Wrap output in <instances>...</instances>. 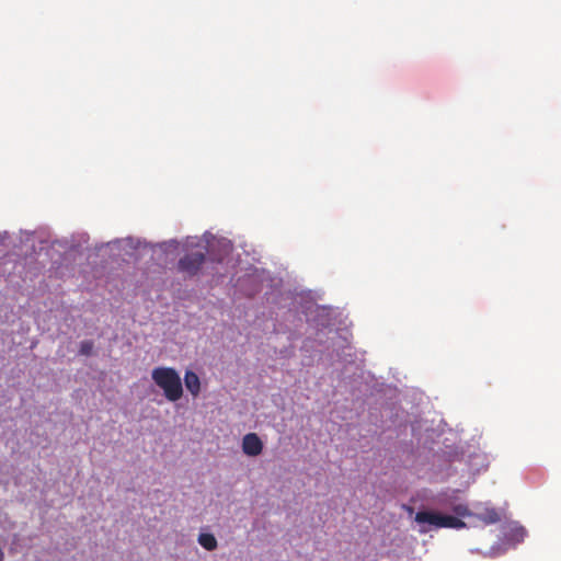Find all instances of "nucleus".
Wrapping results in <instances>:
<instances>
[{
	"label": "nucleus",
	"instance_id": "nucleus-1",
	"mask_svg": "<svg viewBox=\"0 0 561 561\" xmlns=\"http://www.w3.org/2000/svg\"><path fill=\"white\" fill-rule=\"evenodd\" d=\"M153 382L163 391L170 402L180 400L183 396V386L180 374L172 367H156L151 371Z\"/></svg>",
	"mask_w": 561,
	"mask_h": 561
},
{
	"label": "nucleus",
	"instance_id": "nucleus-2",
	"mask_svg": "<svg viewBox=\"0 0 561 561\" xmlns=\"http://www.w3.org/2000/svg\"><path fill=\"white\" fill-rule=\"evenodd\" d=\"M205 260L206 255L204 252L188 253L179 260L178 270L187 276H195L201 271Z\"/></svg>",
	"mask_w": 561,
	"mask_h": 561
},
{
	"label": "nucleus",
	"instance_id": "nucleus-3",
	"mask_svg": "<svg viewBox=\"0 0 561 561\" xmlns=\"http://www.w3.org/2000/svg\"><path fill=\"white\" fill-rule=\"evenodd\" d=\"M242 450L245 455L255 457L262 453L263 443L255 433H249L242 439Z\"/></svg>",
	"mask_w": 561,
	"mask_h": 561
},
{
	"label": "nucleus",
	"instance_id": "nucleus-4",
	"mask_svg": "<svg viewBox=\"0 0 561 561\" xmlns=\"http://www.w3.org/2000/svg\"><path fill=\"white\" fill-rule=\"evenodd\" d=\"M415 522L420 525L428 524L436 528H439L440 513L431 511H420L415 515Z\"/></svg>",
	"mask_w": 561,
	"mask_h": 561
},
{
	"label": "nucleus",
	"instance_id": "nucleus-5",
	"mask_svg": "<svg viewBox=\"0 0 561 561\" xmlns=\"http://www.w3.org/2000/svg\"><path fill=\"white\" fill-rule=\"evenodd\" d=\"M184 385L190 393L196 398L201 392V380L197 374L186 370L184 375Z\"/></svg>",
	"mask_w": 561,
	"mask_h": 561
},
{
	"label": "nucleus",
	"instance_id": "nucleus-6",
	"mask_svg": "<svg viewBox=\"0 0 561 561\" xmlns=\"http://www.w3.org/2000/svg\"><path fill=\"white\" fill-rule=\"evenodd\" d=\"M462 527H465V523L460 518L451 515L440 514L439 528L459 529Z\"/></svg>",
	"mask_w": 561,
	"mask_h": 561
},
{
	"label": "nucleus",
	"instance_id": "nucleus-7",
	"mask_svg": "<svg viewBox=\"0 0 561 561\" xmlns=\"http://www.w3.org/2000/svg\"><path fill=\"white\" fill-rule=\"evenodd\" d=\"M478 518L486 525L500 522V515L494 508H485L483 512L478 514Z\"/></svg>",
	"mask_w": 561,
	"mask_h": 561
},
{
	"label": "nucleus",
	"instance_id": "nucleus-8",
	"mask_svg": "<svg viewBox=\"0 0 561 561\" xmlns=\"http://www.w3.org/2000/svg\"><path fill=\"white\" fill-rule=\"evenodd\" d=\"M198 542L206 550H214L217 547V540L211 534H201Z\"/></svg>",
	"mask_w": 561,
	"mask_h": 561
},
{
	"label": "nucleus",
	"instance_id": "nucleus-9",
	"mask_svg": "<svg viewBox=\"0 0 561 561\" xmlns=\"http://www.w3.org/2000/svg\"><path fill=\"white\" fill-rule=\"evenodd\" d=\"M93 342L92 341H83L81 342L80 344V353L82 355H91L92 351H93Z\"/></svg>",
	"mask_w": 561,
	"mask_h": 561
},
{
	"label": "nucleus",
	"instance_id": "nucleus-10",
	"mask_svg": "<svg viewBox=\"0 0 561 561\" xmlns=\"http://www.w3.org/2000/svg\"><path fill=\"white\" fill-rule=\"evenodd\" d=\"M453 511L454 513L457 515V516H461V517H465V516H468L470 515L469 513V510L466 505L463 504H457L453 507Z\"/></svg>",
	"mask_w": 561,
	"mask_h": 561
},
{
	"label": "nucleus",
	"instance_id": "nucleus-11",
	"mask_svg": "<svg viewBox=\"0 0 561 561\" xmlns=\"http://www.w3.org/2000/svg\"><path fill=\"white\" fill-rule=\"evenodd\" d=\"M0 561H3V552L1 549H0Z\"/></svg>",
	"mask_w": 561,
	"mask_h": 561
},
{
	"label": "nucleus",
	"instance_id": "nucleus-12",
	"mask_svg": "<svg viewBox=\"0 0 561 561\" xmlns=\"http://www.w3.org/2000/svg\"><path fill=\"white\" fill-rule=\"evenodd\" d=\"M519 533H520V535H522V536H524V535H525V530H524V528H520V529H519Z\"/></svg>",
	"mask_w": 561,
	"mask_h": 561
}]
</instances>
